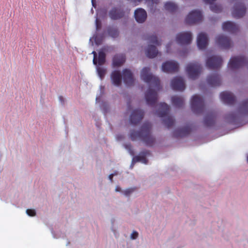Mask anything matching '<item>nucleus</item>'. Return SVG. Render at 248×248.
I'll use <instances>...</instances> for the list:
<instances>
[{
	"mask_svg": "<svg viewBox=\"0 0 248 248\" xmlns=\"http://www.w3.org/2000/svg\"><path fill=\"white\" fill-rule=\"evenodd\" d=\"M125 61V56L124 54H117L113 58L112 64L114 67L122 65Z\"/></svg>",
	"mask_w": 248,
	"mask_h": 248,
	"instance_id": "a878e982",
	"label": "nucleus"
},
{
	"mask_svg": "<svg viewBox=\"0 0 248 248\" xmlns=\"http://www.w3.org/2000/svg\"><path fill=\"white\" fill-rule=\"evenodd\" d=\"M133 191L134 189L133 188H128L124 191V193L125 196H128L130 194H131Z\"/></svg>",
	"mask_w": 248,
	"mask_h": 248,
	"instance_id": "4c0bfd02",
	"label": "nucleus"
},
{
	"mask_svg": "<svg viewBox=\"0 0 248 248\" xmlns=\"http://www.w3.org/2000/svg\"><path fill=\"white\" fill-rule=\"evenodd\" d=\"M96 28L98 29L100 27V24L98 22V19L96 20Z\"/></svg>",
	"mask_w": 248,
	"mask_h": 248,
	"instance_id": "37998d69",
	"label": "nucleus"
},
{
	"mask_svg": "<svg viewBox=\"0 0 248 248\" xmlns=\"http://www.w3.org/2000/svg\"><path fill=\"white\" fill-rule=\"evenodd\" d=\"M124 15V10L121 7H113L109 12V16L113 20H117L122 18Z\"/></svg>",
	"mask_w": 248,
	"mask_h": 248,
	"instance_id": "f3484780",
	"label": "nucleus"
},
{
	"mask_svg": "<svg viewBox=\"0 0 248 248\" xmlns=\"http://www.w3.org/2000/svg\"><path fill=\"white\" fill-rule=\"evenodd\" d=\"M191 128L189 126H186L174 131V135L176 137H184L188 135L191 132Z\"/></svg>",
	"mask_w": 248,
	"mask_h": 248,
	"instance_id": "393cba45",
	"label": "nucleus"
},
{
	"mask_svg": "<svg viewBox=\"0 0 248 248\" xmlns=\"http://www.w3.org/2000/svg\"><path fill=\"white\" fill-rule=\"evenodd\" d=\"M186 70L190 78L195 79L201 74L202 67L197 62H190L187 65Z\"/></svg>",
	"mask_w": 248,
	"mask_h": 248,
	"instance_id": "423d86ee",
	"label": "nucleus"
},
{
	"mask_svg": "<svg viewBox=\"0 0 248 248\" xmlns=\"http://www.w3.org/2000/svg\"><path fill=\"white\" fill-rule=\"evenodd\" d=\"M246 8L243 2L235 4L232 12V15L234 18H240L243 17L246 13Z\"/></svg>",
	"mask_w": 248,
	"mask_h": 248,
	"instance_id": "f8f14e48",
	"label": "nucleus"
},
{
	"mask_svg": "<svg viewBox=\"0 0 248 248\" xmlns=\"http://www.w3.org/2000/svg\"><path fill=\"white\" fill-rule=\"evenodd\" d=\"M134 16L138 22L142 23L145 21L147 18V13L144 9L139 8L135 10Z\"/></svg>",
	"mask_w": 248,
	"mask_h": 248,
	"instance_id": "4be33fe9",
	"label": "nucleus"
},
{
	"mask_svg": "<svg viewBox=\"0 0 248 248\" xmlns=\"http://www.w3.org/2000/svg\"><path fill=\"white\" fill-rule=\"evenodd\" d=\"M216 42L221 48L228 49L232 46V43L229 38L223 35H219L216 37Z\"/></svg>",
	"mask_w": 248,
	"mask_h": 248,
	"instance_id": "4468645a",
	"label": "nucleus"
},
{
	"mask_svg": "<svg viewBox=\"0 0 248 248\" xmlns=\"http://www.w3.org/2000/svg\"><path fill=\"white\" fill-rule=\"evenodd\" d=\"M170 43H169L167 46V51H168L169 50V48L170 46Z\"/></svg>",
	"mask_w": 248,
	"mask_h": 248,
	"instance_id": "49530a36",
	"label": "nucleus"
},
{
	"mask_svg": "<svg viewBox=\"0 0 248 248\" xmlns=\"http://www.w3.org/2000/svg\"><path fill=\"white\" fill-rule=\"evenodd\" d=\"M172 105L176 108H180L184 105V99L183 97L177 95L173 96L171 97Z\"/></svg>",
	"mask_w": 248,
	"mask_h": 248,
	"instance_id": "bb28decb",
	"label": "nucleus"
},
{
	"mask_svg": "<svg viewBox=\"0 0 248 248\" xmlns=\"http://www.w3.org/2000/svg\"><path fill=\"white\" fill-rule=\"evenodd\" d=\"M150 155V152L148 150H144L142 151L139 155L135 156L132 159V163H135L141 161L144 164H147L148 162L147 159L146 158V156Z\"/></svg>",
	"mask_w": 248,
	"mask_h": 248,
	"instance_id": "5701e85b",
	"label": "nucleus"
},
{
	"mask_svg": "<svg viewBox=\"0 0 248 248\" xmlns=\"http://www.w3.org/2000/svg\"><path fill=\"white\" fill-rule=\"evenodd\" d=\"M223 60L221 57L212 56L207 60L206 65L209 69L215 70L219 68Z\"/></svg>",
	"mask_w": 248,
	"mask_h": 248,
	"instance_id": "6e6552de",
	"label": "nucleus"
},
{
	"mask_svg": "<svg viewBox=\"0 0 248 248\" xmlns=\"http://www.w3.org/2000/svg\"><path fill=\"white\" fill-rule=\"evenodd\" d=\"M152 124L149 122H145L141 127L140 131L132 130L130 133V138L133 141L140 139L147 145L152 146L155 139L151 134Z\"/></svg>",
	"mask_w": 248,
	"mask_h": 248,
	"instance_id": "f03ea898",
	"label": "nucleus"
},
{
	"mask_svg": "<svg viewBox=\"0 0 248 248\" xmlns=\"http://www.w3.org/2000/svg\"><path fill=\"white\" fill-rule=\"evenodd\" d=\"M108 35L112 38H116L119 35L118 29L113 27H109L108 29Z\"/></svg>",
	"mask_w": 248,
	"mask_h": 248,
	"instance_id": "473e14b6",
	"label": "nucleus"
},
{
	"mask_svg": "<svg viewBox=\"0 0 248 248\" xmlns=\"http://www.w3.org/2000/svg\"><path fill=\"white\" fill-rule=\"evenodd\" d=\"M111 79L112 84L116 86H119L122 83V75L119 71H114L111 74Z\"/></svg>",
	"mask_w": 248,
	"mask_h": 248,
	"instance_id": "b1692460",
	"label": "nucleus"
},
{
	"mask_svg": "<svg viewBox=\"0 0 248 248\" xmlns=\"http://www.w3.org/2000/svg\"><path fill=\"white\" fill-rule=\"evenodd\" d=\"M192 34L189 31L181 32L176 36V40L180 45L190 44L192 41Z\"/></svg>",
	"mask_w": 248,
	"mask_h": 248,
	"instance_id": "9d476101",
	"label": "nucleus"
},
{
	"mask_svg": "<svg viewBox=\"0 0 248 248\" xmlns=\"http://www.w3.org/2000/svg\"><path fill=\"white\" fill-rule=\"evenodd\" d=\"M178 63L173 61H167L163 63L162 65V70L166 73H173L178 71Z\"/></svg>",
	"mask_w": 248,
	"mask_h": 248,
	"instance_id": "9b49d317",
	"label": "nucleus"
},
{
	"mask_svg": "<svg viewBox=\"0 0 248 248\" xmlns=\"http://www.w3.org/2000/svg\"><path fill=\"white\" fill-rule=\"evenodd\" d=\"M220 97L222 101L229 105H233L236 102L235 96L229 92L225 91L221 93Z\"/></svg>",
	"mask_w": 248,
	"mask_h": 248,
	"instance_id": "2eb2a0df",
	"label": "nucleus"
},
{
	"mask_svg": "<svg viewBox=\"0 0 248 248\" xmlns=\"http://www.w3.org/2000/svg\"><path fill=\"white\" fill-rule=\"evenodd\" d=\"M165 9L170 13H174L177 10L178 6L174 3L167 2L165 4Z\"/></svg>",
	"mask_w": 248,
	"mask_h": 248,
	"instance_id": "2f4dec72",
	"label": "nucleus"
},
{
	"mask_svg": "<svg viewBox=\"0 0 248 248\" xmlns=\"http://www.w3.org/2000/svg\"><path fill=\"white\" fill-rule=\"evenodd\" d=\"M104 51H108L107 48H103L102 50L100 51L98 53V58L97 63L100 66L103 65L106 62V54Z\"/></svg>",
	"mask_w": 248,
	"mask_h": 248,
	"instance_id": "7c9ffc66",
	"label": "nucleus"
},
{
	"mask_svg": "<svg viewBox=\"0 0 248 248\" xmlns=\"http://www.w3.org/2000/svg\"><path fill=\"white\" fill-rule=\"evenodd\" d=\"M215 114L214 113L207 114L204 119V124L206 126H210L214 124L215 120Z\"/></svg>",
	"mask_w": 248,
	"mask_h": 248,
	"instance_id": "cd10ccee",
	"label": "nucleus"
},
{
	"mask_svg": "<svg viewBox=\"0 0 248 248\" xmlns=\"http://www.w3.org/2000/svg\"><path fill=\"white\" fill-rule=\"evenodd\" d=\"M158 109L157 113L160 117H165L163 120V123L168 128H170L174 124V120L170 115H168L170 111V107L165 103H160L158 105Z\"/></svg>",
	"mask_w": 248,
	"mask_h": 248,
	"instance_id": "20e7f679",
	"label": "nucleus"
},
{
	"mask_svg": "<svg viewBox=\"0 0 248 248\" xmlns=\"http://www.w3.org/2000/svg\"><path fill=\"white\" fill-rule=\"evenodd\" d=\"M248 114V99L239 103L237 109L226 114L224 116L225 121L232 124H237Z\"/></svg>",
	"mask_w": 248,
	"mask_h": 248,
	"instance_id": "7ed1b4c3",
	"label": "nucleus"
},
{
	"mask_svg": "<svg viewBox=\"0 0 248 248\" xmlns=\"http://www.w3.org/2000/svg\"><path fill=\"white\" fill-rule=\"evenodd\" d=\"M123 79L125 84L127 86L132 85L134 83L133 75L130 70L125 69L123 71Z\"/></svg>",
	"mask_w": 248,
	"mask_h": 248,
	"instance_id": "412c9836",
	"label": "nucleus"
},
{
	"mask_svg": "<svg viewBox=\"0 0 248 248\" xmlns=\"http://www.w3.org/2000/svg\"><path fill=\"white\" fill-rule=\"evenodd\" d=\"M146 54L148 58H153L157 55L158 50L155 45H149L146 50Z\"/></svg>",
	"mask_w": 248,
	"mask_h": 248,
	"instance_id": "c85d7f7f",
	"label": "nucleus"
},
{
	"mask_svg": "<svg viewBox=\"0 0 248 248\" xmlns=\"http://www.w3.org/2000/svg\"><path fill=\"white\" fill-rule=\"evenodd\" d=\"M96 69L98 76L102 79L106 73V69L103 67L99 66H97Z\"/></svg>",
	"mask_w": 248,
	"mask_h": 248,
	"instance_id": "f704fd0d",
	"label": "nucleus"
},
{
	"mask_svg": "<svg viewBox=\"0 0 248 248\" xmlns=\"http://www.w3.org/2000/svg\"><path fill=\"white\" fill-rule=\"evenodd\" d=\"M247 160H248V155H247Z\"/></svg>",
	"mask_w": 248,
	"mask_h": 248,
	"instance_id": "8fccbe9b",
	"label": "nucleus"
},
{
	"mask_svg": "<svg viewBox=\"0 0 248 248\" xmlns=\"http://www.w3.org/2000/svg\"><path fill=\"white\" fill-rule=\"evenodd\" d=\"M59 98L60 101L62 103H63V102H64V99H63V97H62V96H59Z\"/></svg>",
	"mask_w": 248,
	"mask_h": 248,
	"instance_id": "c03bdc74",
	"label": "nucleus"
},
{
	"mask_svg": "<svg viewBox=\"0 0 248 248\" xmlns=\"http://www.w3.org/2000/svg\"><path fill=\"white\" fill-rule=\"evenodd\" d=\"M147 40H149L150 43H152L156 46H160L161 43L157 40V38L155 35H150L147 38Z\"/></svg>",
	"mask_w": 248,
	"mask_h": 248,
	"instance_id": "72a5a7b5",
	"label": "nucleus"
},
{
	"mask_svg": "<svg viewBox=\"0 0 248 248\" xmlns=\"http://www.w3.org/2000/svg\"><path fill=\"white\" fill-rule=\"evenodd\" d=\"M149 67H144L141 72V78L149 84V88L145 94L146 103L148 105L154 106L157 100V91L161 89L159 78L150 73Z\"/></svg>",
	"mask_w": 248,
	"mask_h": 248,
	"instance_id": "f257e3e1",
	"label": "nucleus"
},
{
	"mask_svg": "<svg viewBox=\"0 0 248 248\" xmlns=\"http://www.w3.org/2000/svg\"><path fill=\"white\" fill-rule=\"evenodd\" d=\"M26 213L30 216L33 217L35 215V211L33 209H28L26 210Z\"/></svg>",
	"mask_w": 248,
	"mask_h": 248,
	"instance_id": "e433bc0d",
	"label": "nucleus"
},
{
	"mask_svg": "<svg viewBox=\"0 0 248 248\" xmlns=\"http://www.w3.org/2000/svg\"><path fill=\"white\" fill-rule=\"evenodd\" d=\"M120 187H116V191H120Z\"/></svg>",
	"mask_w": 248,
	"mask_h": 248,
	"instance_id": "09e8293b",
	"label": "nucleus"
},
{
	"mask_svg": "<svg viewBox=\"0 0 248 248\" xmlns=\"http://www.w3.org/2000/svg\"><path fill=\"white\" fill-rule=\"evenodd\" d=\"M147 1L151 2L153 4H157L159 2V0H146Z\"/></svg>",
	"mask_w": 248,
	"mask_h": 248,
	"instance_id": "79ce46f5",
	"label": "nucleus"
},
{
	"mask_svg": "<svg viewBox=\"0 0 248 248\" xmlns=\"http://www.w3.org/2000/svg\"><path fill=\"white\" fill-rule=\"evenodd\" d=\"M222 29L224 31H228L231 33H236L238 30V26L231 21H226L222 24Z\"/></svg>",
	"mask_w": 248,
	"mask_h": 248,
	"instance_id": "6ab92c4d",
	"label": "nucleus"
},
{
	"mask_svg": "<svg viewBox=\"0 0 248 248\" xmlns=\"http://www.w3.org/2000/svg\"><path fill=\"white\" fill-rule=\"evenodd\" d=\"M125 147L127 149L131 155H134V152L132 149V147L130 144H126L125 145Z\"/></svg>",
	"mask_w": 248,
	"mask_h": 248,
	"instance_id": "c9c22d12",
	"label": "nucleus"
},
{
	"mask_svg": "<svg viewBox=\"0 0 248 248\" xmlns=\"http://www.w3.org/2000/svg\"><path fill=\"white\" fill-rule=\"evenodd\" d=\"M109 177V180L112 181V179H113V174H111L109 175L108 176Z\"/></svg>",
	"mask_w": 248,
	"mask_h": 248,
	"instance_id": "a18cd8bd",
	"label": "nucleus"
},
{
	"mask_svg": "<svg viewBox=\"0 0 248 248\" xmlns=\"http://www.w3.org/2000/svg\"><path fill=\"white\" fill-rule=\"evenodd\" d=\"M246 62V59L243 56L233 57L231 58L228 66L232 69H236L244 65Z\"/></svg>",
	"mask_w": 248,
	"mask_h": 248,
	"instance_id": "1a4fd4ad",
	"label": "nucleus"
},
{
	"mask_svg": "<svg viewBox=\"0 0 248 248\" xmlns=\"http://www.w3.org/2000/svg\"><path fill=\"white\" fill-rule=\"evenodd\" d=\"M202 20V15L200 11L193 10L187 16L185 19L186 23L191 25L201 22Z\"/></svg>",
	"mask_w": 248,
	"mask_h": 248,
	"instance_id": "0eeeda50",
	"label": "nucleus"
},
{
	"mask_svg": "<svg viewBox=\"0 0 248 248\" xmlns=\"http://www.w3.org/2000/svg\"><path fill=\"white\" fill-rule=\"evenodd\" d=\"M134 2H140L142 0H132Z\"/></svg>",
	"mask_w": 248,
	"mask_h": 248,
	"instance_id": "de8ad7c7",
	"label": "nucleus"
},
{
	"mask_svg": "<svg viewBox=\"0 0 248 248\" xmlns=\"http://www.w3.org/2000/svg\"><path fill=\"white\" fill-rule=\"evenodd\" d=\"M207 35L203 32H201L197 37V43L198 47L201 49H205L208 45Z\"/></svg>",
	"mask_w": 248,
	"mask_h": 248,
	"instance_id": "aec40b11",
	"label": "nucleus"
},
{
	"mask_svg": "<svg viewBox=\"0 0 248 248\" xmlns=\"http://www.w3.org/2000/svg\"><path fill=\"white\" fill-rule=\"evenodd\" d=\"M203 99L199 95H193L191 100V108L192 111L197 114L202 113L204 109Z\"/></svg>",
	"mask_w": 248,
	"mask_h": 248,
	"instance_id": "39448f33",
	"label": "nucleus"
},
{
	"mask_svg": "<svg viewBox=\"0 0 248 248\" xmlns=\"http://www.w3.org/2000/svg\"><path fill=\"white\" fill-rule=\"evenodd\" d=\"M144 111L140 109L134 110L131 113L130 117V121L132 124H137L139 123L143 119Z\"/></svg>",
	"mask_w": 248,
	"mask_h": 248,
	"instance_id": "dca6fc26",
	"label": "nucleus"
},
{
	"mask_svg": "<svg viewBox=\"0 0 248 248\" xmlns=\"http://www.w3.org/2000/svg\"><path fill=\"white\" fill-rule=\"evenodd\" d=\"M116 139L118 140H121L124 139V136L123 135H117Z\"/></svg>",
	"mask_w": 248,
	"mask_h": 248,
	"instance_id": "a19ab883",
	"label": "nucleus"
},
{
	"mask_svg": "<svg viewBox=\"0 0 248 248\" xmlns=\"http://www.w3.org/2000/svg\"><path fill=\"white\" fill-rule=\"evenodd\" d=\"M171 86L173 90L178 91H183L186 88L185 81L181 77L174 78L171 80Z\"/></svg>",
	"mask_w": 248,
	"mask_h": 248,
	"instance_id": "ddd939ff",
	"label": "nucleus"
},
{
	"mask_svg": "<svg viewBox=\"0 0 248 248\" xmlns=\"http://www.w3.org/2000/svg\"><path fill=\"white\" fill-rule=\"evenodd\" d=\"M207 81L208 84L211 87L219 86L221 83L219 75L216 73L209 75L207 77Z\"/></svg>",
	"mask_w": 248,
	"mask_h": 248,
	"instance_id": "a211bd4d",
	"label": "nucleus"
},
{
	"mask_svg": "<svg viewBox=\"0 0 248 248\" xmlns=\"http://www.w3.org/2000/svg\"><path fill=\"white\" fill-rule=\"evenodd\" d=\"M92 53L93 54V63L94 65L97 64V53L95 51H93Z\"/></svg>",
	"mask_w": 248,
	"mask_h": 248,
	"instance_id": "58836bf2",
	"label": "nucleus"
},
{
	"mask_svg": "<svg viewBox=\"0 0 248 248\" xmlns=\"http://www.w3.org/2000/svg\"><path fill=\"white\" fill-rule=\"evenodd\" d=\"M206 3H209L210 5V9L215 13H220L222 11V7L220 5L212 4L216 0H203Z\"/></svg>",
	"mask_w": 248,
	"mask_h": 248,
	"instance_id": "c756f323",
	"label": "nucleus"
},
{
	"mask_svg": "<svg viewBox=\"0 0 248 248\" xmlns=\"http://www.w3.org/2000/svg\"><path fill=\"white\" fill-rule=\"evenodd\" d=\"M139 233L136 231H134L131 234V238L132 239H136L138 236Z\"/></svg>",
	"mask_w": 248,
	"mask_h": 248,
	"instance_id": "ea45409f",
	"label": "nucleus"
}]
</instances>
